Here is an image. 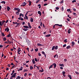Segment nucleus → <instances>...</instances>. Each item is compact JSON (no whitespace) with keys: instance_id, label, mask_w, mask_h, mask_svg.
I'll use <instances>...</instances> for the list:
<instances>
[{"instance_id":"nucleus-1","label":"nucleus","mask_w":79,"mask_h":79,"mask_svg":"<svg viewBox=\"0 0 79 79\" xmlns=\"http://www.w3.org/2000/svg\"><path fill=\"white\" fill-rule=\"evenodd\" d=\"M26 4H27V3L24 2L22 3V4L21 5V6H26Z\"/></svg>"},{"instance_id":"nucleus-2","label":"nucleus","mask_w":79,"mask_h":79,"mask_svg":"<svg viewBox=\"0 0 79 79\" xmlns=\"http://www.w3.org/2000/svg\"><path fill=\"white\" fill-rule=\"evenodd\" d=\"M5 31H6L7 32H8L9 31V28L8 27H7V28H6L5 30Z\"/></svg>"},{"instance_id":"nucleus-3","label":"nucleus","mask_w":79,"mask_h":79,"mask_svg":"<svg viewBox=\"0 0 79 79\" xmlns=\"http://www.w3.org/2000/svg\"><path fill=\"white\" fill-rule=\"evenodd\" d=\"M52 66H54V68H56V64L55 63H54L53 64H52Z\"/></svg>"},{"instance_id":"nucleus-4","label":"nucleus","mask_w":79,"mask_h":79,"mask_svg":"<svg viewBox=\"0 0 79 79\" xmlns=\"http://www.w3.org/2000/svg\"><path fill=\"white\" fill-rule=\"evenodd\" d=\"M28 25L29 28H30V29H31V28H32V27H31V25L30 24V23H28Z\"/></svg>"},{"instance_id":"nucleus-5","label":"nucleus","mask_w":79,"mask_h":79,"mask_svg":"<svg viewBox=\"0 0 79 79\" xmlns=\"http://www.w3.org/2000/svg\"><path fill=\"white\" fill-rule=\"evenodd\" d=\"M42 54H43V55H44L45 58L46 57V54H45V52L44 51H42Z\"/></svg>"},{"instance_id":"nucleus-6","label":"nucleus","mask_w":79,"mask_h":79,"mask_svg":"<svg viewBox=\"0 0 79 79\" xmlns=\"http://www.w3.org/2000/svg\"><path fill=\"white\" fill-rule=\"evenodd\" d=\"M16 73H14V74L12 76V77H16Z\"/></svg>"},{"instance_id":"nucleus-7","label":"nucleus","mask_w":79,"mask_h":79,"mask_svg":"<svg viewBox=\"0 0 79 79\" xmlns=\"http://www.w3.org/2000/svg\"><path fill=\"white\" fill-rule=\"evenodd\" d=\"M21 68H20L18 70V71H22V70H23V67L21 66Z\"/></svg>"},{"instance_id":"nucleus-8","label":"nucleus","mask_w":79,"mask_h":79,"mask_svg":"<svg viewBox=\"0 0 79 79\" xmlns=\"http://www.w3.org/2000/svg\"><path fill=\"white\" fill-rule=\"evenodd\" d=\"M38 14H39L40 15V16H41V15H42V13H41V12L40 11H39L38 12Z\"/></svg>"},{"instance_id":"nucleus-9","label":"nucleus","mask_w":79,"mask_h":79,"mask_svg":"<svg viewBox=\"0 0 79 79\" xmlns=\"http://www.w3.org/2000/svg\"><path fill=\"white\" fill-rule=\"evenodd\" d=\"M11 9H10V7L7 6V10L8 11H9V10H10Z\"/></svg>"},{"instance_id":"nucleus-10","label":"nucleus","mask_w":79,"mask_h":79,"mask_svg":"<svg viewBox=\"0 0 79 79\" xmlns=\"http://www.w3.org/2000/svg\"><path fill=\"white\" fill-rule=\"evenodd\" d=\"M23 27L25 28L26 29H27V28H29V27L27 26H23Z\"/></svg>"},{"instance_id":"nucleus-11","label":"nucleus","mask_w":79,"mask_h":79,"mask_svg":"<svg viewBox=\"0 0 79 79\" xmlns=\"http://www.w3.org/2000/svg\"><path fill=\"white\" fill-rule=\"evenodd\" d=\"M51 36V34H48L47 35H46L45 36V37H50V36Z\"/></svg>"},{"instance_id":"nucleus-12","label":"nucleus","mask_w":79,"mask_h":79,"mask_svg":"<svg viewBox=\"0 0 79 79\" xmlns=\"http://www.w3.org/2000/svg\"><path fill=\"white\" fill-rule=\"evenodd\" d=\"M71 29L69 28V30H68V34H70L71 33Z\"/></svg>"},{"instance_id":"nucleus-13","label":"nucleus","mask_w":79,"mask_h":79,"mask_svg":"<svg viewBox=\"0 0 79 79\" xmlns=\"http://www.w3.org/2000/svg\"><path fill=\"white\" fill-rule=\"evenodd\" d=\"M55 25H56L57 26H60V27H62V25L61 24V25H60L59 24H55Z\"/></svg>"},{"instance_id":"nucleus-14","label":"nucleus","mask_w":79,"mask_h":79,"mask_svg":"<svg viewBox=\"0 0 79 79\" xmlns=\"http://www.w3.org/2000/svg\"><path fill=\"white\" fill-rule=\"evenodd\" d=\"M23 29L24 31H27L29 30V29H25V28H23Z\"/></svg>"},{"instance_id":"nucleus-15","label":"nucleus","mask_w":79,"mask_h":79,"mask_svg":"<svg viewBox=\"0 0 79 79\" xmlns=\"http://www.w3.org/2000/svg\"><path fill=\"white\" fill-rule=\"evenodd\" d=\"M59 66H62V67H64V66L63 64H59Z\"/></svg>"},{"instance_id":"nucleus-16","label":"nucleus","mask_w":79,"mask_h":79,"mask_svg":"<svg viewBox=\"0 0 79 79\" xmlns=\"http://www.w3.org/2000/svg\"><path fill=\"white\" fill-rule=\"evenodd\" d=\"M30 21L32 23H33V21H34V19L32 18H31L30 19Z\"/></svg>"},{"instance_id":"nucleus-17","label":"nucleus","mask_w":79,"mask_h":79,"mask_svg":"<svg viewBox=\"0 0 79 79\" xmlns=\"http://www.w3.org/2000/svg\"><path fill=\"white\" fill-rule=\"evenodd\" d=\"M6 21L5 20H2V25H3V24H4V23H6Z\"/></svg>"},{"instance_id":"nucleus-18","label":"nucleus","mask_w":79,"mask_h":79,"mask_svg":"<svg viewBox=\"0 0 79 79\" xmlns=\"http://www.w3.org/2000/svg\"><path fill=\"white\" fill-rule=\"evenodd\" d=\"M41 68L42 69V70H39V71H40V72H41V73H42V72H43V71H44V69H42V67H41Z\"/></svg>"},{"instance_id":"nucleus-19","label":"nucleus","mask_w":79,"mask_h":79,"mask_svg":"<svg viewBox=\"0 0 79 79\" xmlns=\"http://www.w3.org/2000/svg\"><path fill=\"white\" fill-rule=\"evenodd\" d=\"M34 68L32 67V66H30V70H32V69H33Z\"/></svg>"},{"instance_id":"nucleus-20","label":"nucleus","mask_w":79,"mask_h":79,"mask_svg":"<svg viewBox=\"0 0 79 79\" xmlns=\"http://www.w3.org/2000/svg\"><path fill=\"white\" fill-rule=\"evenodd\" d=\"M71 48V46H68L66 48L67 49H69V48Z\"/></svg>"},{"instance_id":"nucleus-21","label":"nucleus","mask_w":79,"mask_h":79,"mask_svg":"<svg viewBox=\"0 0 79 79\" xmlns=\"http://www.w3.org/2000/svg\"><path fill=\"white\" fill-rule=\"evenodd\" d=\"M3 41H6V38L4 37L3 38Z\"/></svg>"},{"instance_id":"nucleus-22","label":"nucleus","mask_w":79,"mask_h":79,"mask_svg":"<svg viewBox=\"0 0 79 79\" xmlns=\"http://www.w3.org/2000/svg\"><path fill=\"white\" fill-rule=\"evenodd\" d=\"M21 79V77L19 76H18L16 78V79Z\"/></svg>"},{"instance_id":"nucleus-23","label":"nucleus","mask_w":79,"mask_h":79,"mask_svg":"<svg viewBox=\"0 0 79 79\" xmlns=\"http://www.w3.org/2000/svg\"><path fill=\"white\" fill-rule=\"evenodd\" d=\"M28 2H29V6H31V1H30V0H29Z\"/></svg>"},{"instance_id":"nucleus-24","label":"nucleus","mask_w":79,"mask_h":79,"mask_svg":"<svg viewBox=\"0 0 79 79\" xmlns=\"http://www.w3.org/2000/svg\"><path fill=\"white\" fill-rule=\"evenodd\" d=\"M32 63H33V64H35V60H34V59H33L32 60Z\"/></svg>"},{"instance_id":"nucleus-25","label":"nucleus","mask_w":79,"mask_h":79,"mask_svg":"<svg viewBox=\"0 0 79 79\" xmlns=\"http://www.w3.org/2000/svg\"><path fill=\"white\" fill-rule=\"evenodd\" d=\"M37 45H38V46H42V44H40L39 43H38L37 44Z\"/></svg>"},{"instance_id":"nucleus-26","label":"nucleus","mask_w":79,"mask_h":79,"mask_svg":"<svg viewBox=\"0 0 79 79\" xmlns=\"http://www.w3.org/2000/svg\"><path fill=\"white\" fill-rule=\"evenodd\" d=\"M21 50H18V54H20V53L19 52H20L21 51Z\"/></svg>"},{"instance_id":"nucleus-27","label":"nucleus","mask_w":79,"mask_h":79,"mask_svg":"<svg viewBox=\"0 0 79 79\" xmlns=\"http://www.w3.org/2000/svg\"><path fill=\"white\" fill-rule=\"evenodd\" d=\"M1 34L2 35V36L5 37V34H4V33H3V32L1 33Z\"/></svg>"},{"instance_id":"nucleus-28","label":"nucleus","mask_w":79,"mask_h":79,"mask_svg":"<svg viewBox=\"0 0 79 79\" xmlns=\"http://www.w3.org/2000/svg\"><path fill=\"white\" fill-rule=\"evenodd\" d=\"M53 68V65H51L49 67V69H50V68Z\"/></svg>"},{"instance_id":"nucleus-29","label":"nucleus","mask_w":79,"mask_h":79,"mask_svg":"<svg viewBox=\"0 0 79 79\" xmlns=\"http://www.w3.org/2000/svg\"><path fill=\"white\" fill-rule=\"evenodd\" d=\"M1 3H4V4H5V3H6V2H5V1H3L1 2Z\"/></svg>"},{"instance_id":"nucleus-30","label":"nucleus","mask_w":79,"mask_h":79,"mask_svg":"<svg viewBox=\"0 0 79 79\" xmlns=\"http://www.w3.org/2000/svg\"><path fill=\"white\" fill-rule=\"evenodd\" d=\"M64 42H65V43H66L68 41H67V39H65L64 41Z\"/></svg>"},{"instance_id":"nucleus-31","label":"nucleus","mask_w":79,"mask_h":79,"mask_svg":"<svg viewBox=\"0 0 79 79\" xmlns=\"http://www.w3.org/2000/svg\"><path fill=\"white\" fill-rule=\"evenodd\" d=\"M68 76V77H69V78H70V79H72V78L71 77V75H69Z\"/></svg>"},{"instance_id":"nucleus-32","label":"nucleus","mask_w":79,"mask_h":79,"mask_svg":"<svg viewBox=\"0 0 79 79\" xmlns=\"http://www.w3.org/2000/svg\"><path fill=\"white\" fill-rule=\"evenodd\" d=\"M58 46H56L55 47V50H57V49H58Z\"/></svg>"},{"instance_id":"nucleus-33","label":"nucleus","mask_w":79,"mask_h":79,"mask_svg":"<svg viewBox=\"0 0 79 79\" xmlns=\"http://www.w3.org/2000/svg\"><path fill=\"white\" fill-rule=\"evenodd\" d=\"M55 48V46H53L52 48V50H54Z\"/></svg>"},{"instance_id":"nucleus-34","label":"nucleus","mask_w":79,"mask_h":79,"mask_svg":"<svg viewBox=\"0 0 79 79\" xmlns=\"http://www.w3.org/2000/svg\"><path fill=\"white\" fill-rule=\"evenodd\" d=\"M38 6H39V8L40 9L41 7V5H40V4H39L38 5Z\"/></svg>"},{"instance_id":"nucleus-35","label":"nucleus","mask_w":79,"mask_h":79,"mask_svg":"<svg viewBox=\"0 0 79 79\" xmlns=\"http://www.w3.org/2000/svg\"><path fill=\"white\" fill-rule=\"evenodd\" d=\"M55 26H57L55 24V25H54V26H53V29H56L55 28Z\"/></svg>"},{"instance_id":"nucleus-36","label":"nucleus","mask_w":79,"mask_h":79,"mask_svg":"<svg viewBox=\"0 0 79 79\" xmlns=\"http://www.w3.org/2000/svg\"><path fill=\"white\" fill-rule=\"evenodd\" d=\"M40 0H37V1H36V3H39V1H40Z\"/></svg>"},{"instance_id":"nucleus-37","label":"nucleus","mask_w":79,"mask_h":79,"mask_svg":"<svg viewBox=\"0 0 79 79\" xmlns=\"http://www.w3.org/2000/svg\"><path fill=\"white\" fill-rule=\"evenodd\" d=\"M72 45H75V43H74V42L73 41V42H72Z\"/></svg>"},{"instance_id":"nucleus-38","label":"nucleus","mask_w":79,"mask_h":79,"mask_svg":"<svg viewBox=\"0 0 79 79\" xmlns=\"http://www.w3.org/2000/svg\"><path fill=\"white\" fill-rule=\"evenodd\" d=\"M65 47H66V44H65L64 45H63V47L64 48Z\"/></svg>"},{"instance_id":"nucleus-39","label":"nucleus","mask_w":79,"mask_h":79,"mask_svg":"<svg viewBox=\"0 0 79 79\" xmlns=\"http://www.w3.org/2000/svg\"><path fill=\"white\" fill-rule=\"evenodd\" d=\"M74 2H76V0H74L72 1V3H74Z\"/></svg>"},{"instance_id":"nucleus-40","label":"nucleus","mask_w":79,"mask_h":79,"mask_svg":"<svg viewBox=\"0 0 79 79\" xmlns=\"http://www.w3.org/2000/svg\"><path fill=\"white\" fill-rule=\"evenodd\" d=\"M2 21L0 22V26H2Z\"/></svg>"},{"instance_id":"nucleus-41","label":"nucleus","mask_w":79,"mask_h":79,"mask_svg":"<svg viewBox=\"0 0 79 79\" xmlns=\"http://www.w3.org/2000/svg\"><path fill=\"white\" fill-rule=\"evenodd\" d=\"M64 2V1H62L60 2V4H62V3H63Z\"/></svg>"},{"instance_id":"nucleus-42","label":"nucleus","mask_w":79,"mask_h":79,"mask_svg":"<svg viewBox=\"0 0 79 79\" xmlns=\"http://www.w3.org/2000/svg\"><path fill=\"white\" fill-rule=\"evenodd\" d=\"M66 72L64 71H62V74H65Z\"/></svg>"},{"instance_id":"nucleus-43","label":"nucleus","mask_w":79,"mask_h":79,"mask_svg":"<svg viewBox=\"0 0 79 79\" xmlns=\"http://www.w3.org/2000/svg\"><path fill=\"white\" fill-rule=\"evenodd\" d=\"M75 73H76V74H79V72H75Z\"/></svg>"},{"instance_id":"nucleus-44","label":"nucleus","mask_w":79,"mask_h":79,"mask_svg":"<svg viewBox=\"0 0 79 79\" xmlns=\"http://www.w3.org/2000/svg\"><path fill=\"white\" fill-rule=\"evenodd\" d=\"M35 52H38V49H37V48L35 49Z\"/></svg>"},{"instance_id":"nucleus-45","label":"nucleus","mask_w":79,"mask_h":79,"mask_svg":"<svg viewBox=\"0 0 79 79\" xmlns=\"http://www.w3.org/2000/svg\"><path fill=\"white\" fill-rule=\"evenodd\" d=\"M59 8H60V7H56V10H59Z\"/></svg>"},{"instance_id":"nucleus-46","label":"nucleus","mask_w":79,"mask_h":79,"mask_svg":"<svg viewBox=\"0 0 79 79\" xmlns=\"http://www.w3.org/2000/svg\"><path fill=\"white\" fill-rule=\"evenodd\" d=\"M23 14H22V13H20L19 15V17H21V16H22Z\"/></svg>"},{"instance_id":"nucleus-47","label":"nucleus","mask_w":79,"mask_h":79,"mask_svg":"<svg viewBox=\"0 0 79 79\" xmlns=\"http://www.w3.org/2000/svg\"><path fill=\"white\" fill-rule=\"evenodd\" d=\"M61 9H62V11H63L64 10V7L62 6L61 8Z\"/></svg>"},{"instance_id":"nucleus-48","label":"nucleus","mask_w":79,"mask_h":79,"mask_svg":"<svg viewBox=\"0 0 79 79\" xmlns=\"http://www.w3.org/2000/svg\"><path fill=\"white\" fill-rule=\"evenodd\" d=\"M38 55L39 56H41V54H40V53L39 52L38 53Z\"/></svg>"},{"instance_id":"nucleus-49","label":"nucleus","mask_w":79,"mask_h":79,"mask_svg":"<svg viewBox=\"0 0 79 79\" xmlns=\"http://www.w3.org/2000/svg\"><path fill=\"white\" fill-rule=\"evenodd\" d=\"M27 73H25V74H24V76H25V77H26V76H27Z\"/></svg>"},{"instance_id":"nucleus-50","label":"nucleus","mask_w":79,"mask_h":79,"mask_svg":"<svg viewBox=\"0 0 79 79\" xmlns=\"http://www.w3.org/2000/svg\"><path fill=\"white\" fill-rule=\"evenodd\" d=\"M7 37H10V34H9L8 35H7Z\"/></svg>"},{"instance_id":"nucleus-51","label":"nucleus","mask_w":79,"mask_h":79,"mask_svg":"<svg viewBox=\"0 0 79 79\" xmlns=\"http://www.w3.org/2000/svg\"><path fill=\"white\" fill-rule=\"evenodd\" d=\"M25 16L26 18V19L27 20L28 19V18L27 17V15H25Z\"/></svg>"},{"instance_id":"nucleus-52","label":"nucleus","mask_w":79,"mask_h":79,"mask_svg":"<svg viewBox=\"0 0 79 79\" xmlns=\"http://www.w3.org/2000/svg\"><path fill=\"white\" fill-rule=\"evenodd\" d=\"M73 15L75 16H76L77 15L75 13H73Z\"/></svg>"},{"instance_id":"nucleus-53","label":"nucleus","mask_w":79,"mask_h":79,"mask_svg":"<svg viewBox=\"0 0 79 79\" xmlns=\"http://www.w3.org/2000/svg\"><path fill=\"white\" fill-rule=\"evenodd\" d=\"M25 24V22H22V25H24V24Z\"/></svg>"},{"instance_id":"nucleus-54","label":"nucleus","mask_w":79,"mask_h":79,"mask_svg":"<svg viewBox=\"0 0 79 79\" xmlns=\"http://www.w3.org/2000/svg\"><path fill=\"white\" fill-rule=\"evenodd\" d=\"M73 10L74 11H76V9L75 8H73Z\"/></svg>"},{"instance_id":"nucleus-55","label":"nucleus","mask_w":79,"mask_h":79,"mask_svg":"<svg viewBox=\"0 0 79 79\" xmlns=\"http://www.w3.org/2000/svg\"><path fill=\"white\" fill-rule=\"evenodd\" d=\"M17 11H20V9L19 8H17Z\"/></svg>"},{"instance_id":"nucleus-56","label":"nucleus","mask_w":79,"mask_h":79,"mask_svg":"<svg viewBox=\"0 0 79 79\" xmlns=\"http://www.w3.org/2000/svg\"><path fill=\"white\" fill-rule=\"evenodd\" d=\"M35 61H37V59L36 58L35 59Z\"/></svg>"},{"instance_id":"nucleus-57","label":"nucleus","mask_w":79,"mask_h":79,"mask_svg":"<svg viewBox=\"0 0 79 79\" xmlns=\"http://www.w3.org/2000/svg\"><path fill=\"white\" fill-rule=\"evenodd\" d=\"M40 26H42V22H40Z\"/></svg>"},{"instance_id":"nucleus-58","label":"nucleus","mask_w":79,"mask_h":79,"mask_svg":"<svg viewBox=\"0 0 79 79\" xmlns=\"http://www.w3.org/2000/svg\"><path fill=\"white\" fill-rule=\"evenodd\" d=\"M27 70H26V69H25L24 70L23 72H27Z\"/></svg>"},{"instance_id":"nucleus-59","label":"nucleus","mask_w":79,"mask_h":79,"mask_svg":"<svg viewBox=\"0 0 79 79\" xmlns=\"http://www.w3.org/2000/svg\"><path fill=\"white\" fill-rule=\"evenodd\" d=\"M70 9H68L67 10V11L69 12V11H70Z\"/></svg>"},{"instance_id":"nucleus-60","label":"nucleus","mask_w":79,"mask_h":79,"mask_svg":"<svg viewBox=\"0 0 79 79\" xmlns=\"http://www.w3.org/2000/svg\"><path fill=\"white\" fill-rule=\"evenodd\" d=\"M11 65L12 66H13L14 65V64L13 63H11Z\"/></svg>"},{"instance_id":"nucleus-61","label":"nucleus","mask_w":79,"mask_h":79,"mask_svg":"<svg viewBox=\"0 0 79 79\" xmlns=\"http://www.w3.org/2000/svg\"><path fill=\"white\" fill-rule=\"evenodd\" d=\"M47 33V32L45 31L43 33V34H47V33Z\"/></svg>"},{"instance_id":"nucleus-62","label":"nucleus","mask_w":79,"mask_h":79,"mask_svg":"<svg viewBox=\"0 0 79 79\" xmlns=\"http://www.w3.org/2000/svg\"><path fill=\"white\" fill-rule=\"evenodd\" d=\"M67 21H70V20L69 18H67Z\"/></svg>"},{"instance_id":"nucleus-63","label":"nucleus","mask_w":79,"mask_h":79,"mask_svg":"<svg viewBox=\"0 0 79 79\" xmlns=\"http://www.w3.org/2000/svg\"><path fill=\"white\" fill-rule=\"evenodd\" d=\"M47 5H48V4H44V6H47Z\"/></svg>"},{"instance_id":"nucleus-64","label":"nucleus","mask_w":79,"mask_h":79,"mask_svg":"<svg viewBox=\"0 0 79 79\" xmlns=\"http://www.w3.org/2000/svg\"><path fill=\"white\" fill-rule=\"evenodd\" d=\"M3 47V46L2 45H0V48H2Z\"/></svg>"}]
</instances>
